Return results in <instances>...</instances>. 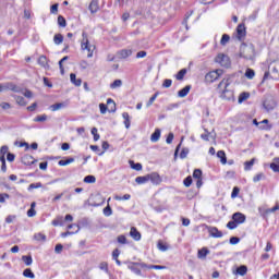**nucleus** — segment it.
<instances>
[{
	"label": "nucleus",
	"mask_w": 279,
	"mask_h": 279,
	"mask_svg": "<svg viewBox=\"0 0 279 279\" xmlns=\"http://www.w3.org/2000/svg\"><path fill=\"white\" fill-rule=\"evenodd\" d=\"M217 156H218V158H220V162H221L222 165H226V163L228 162V159L226 158V151L219 150V151L217 153Z\"/></svg>",
	"instance_id": "25"
},
{
	"label": "nucleus",
	"mask_w": 279,
	"mask_h": 279,
	"mask_svg": "<svg viewBox=\"0 0 279 279\" xmlns=\"http://www.w3.org/2000/svg\"><path fill=\"white\" fill-rule=\"evenodd\" d=\"M130 235L132 236V239H134V241H141V232H138L136 228H131Z\"/></svg>",
	"instance_id": "15"
},
{
	"label": "nucleus",
	"mask_w": 279,
	"mask_h": 279,
	"mask_svg": "<svg viewBox=\"0 0 279 279\" xmlns=\"http://www.w3.org/2000/svg\"><path fill=\"white\" fill-rule=\"evenodd\" d=\"M232 219L238 226H241V223H245L247 218L245 217V214L238 211L232 215Z\"/></svg>",
	"instance_id": "8"
},
{
	"label": "nucleus",
	"mask_w": 279,
	"mask_h": 279,
	"mask_svg": "<svg viewBox=\"0 0 279 279\" xmlns=\"http://www.w3.org/2000/svg\"><path fill=\"white\" fill-rule=\"evenodd\" d=\"M82 41H81V49L82 51H87V58H93V54L95 53V45L90 44L88 40V34L86 32L82 33Z\"/></svg>",
	"instance_id": "3"
},
{
	"label": "nucleus",
	"mask_w": 279,
	"mask_h": 279,
	"mask_svg": "<svg viewBox=\"0 0 279 279\" xmlns=\"http://www.w3.org/2000/svg\"><path fill=\"white\" fill-rule=\"evenodd\" d=\"M73 162H75V158L70 157L65 160L64 159L59 160L58 165H59V167H66L68 165H71Z\"/></svg>",
	"instance_id": "18"
},
{
	"label": "nucleus",
	"mask_w": 279,
	"mask_h": 279,
	"mask_svg": "<svg viewBox=\"0 0 279 279\" xmlns=\"http://www.w3.org/2000/svg\"><path fill=\"white\" fill-rule=\"evenodd\" d=\"M220 75H221V70L211 71L206 74L205 80L207 82L213 83V82H216V80H219Z\"/></svg>",
	"instance_id": "7"
},
{
	"label": "nucleus",
	"mask_w": 279,
	"mask_h": 279,
	"mask_svg": "<svg viewBox=\"0 0 279 279\" xmlns=\"http://www.w3.org/2000/svg\"><path fill=\"white\" fill-rule=\"evenodd\" d=\"M246 99H250V93H242L239 96V104H243V101H246Z\"/></svg>",
	"instance_id": "35"
},
{
	"label": "nucleus",
	"mask_w": 279,
	"mask_h": 279,
	"mask_svg": "<svg viewBox=\"0 0 279 279\" xmlns=\"http://www.w3.org/2000/svg\"><path fill=\"white\" fill-rule=\"evenodd\" d=\"M104 215L105 217H110L112 215V208L110 207V205L104 208Z\"/></svg>",
	"instance_id": "49"
},
{
	"label": "nucleus",
	"mask_w": 279,
	"mask_h": 279,
	"mask_svg": "<svg viewBox=\"0 0 279 279\" xmlns=\"http://www.w3.org/2000/svg\"><path fill=\"white\" fill-rule=\"evenodd\" d=\"M254 167V159H251L250 161H245L244 169L245 171H250Z\"/></svg>",
	"instance_id": "43"
},
{
	"label": "nucleus",
	"mask_w": 279,
	"mask_h": 279,
	"mask_svg": "<svg viewBox=\"0 0 279 279\" xmlns=\"http://www.w3.org/2000/svg\"><path fill=\"white\" fill-rule=\"evenodd\" d=\"M240 58H244V60H254V58H256L254 45L242 44L240 47Z\"/></svg>",
	"instance_id": "2"
},
{
	"label": "nucleus",
	"mask_w": 279,
	"mask_h": 279,
	"mask_svg": "<svg viewBox=\"0 0 279 279\" xmlns=\"http://www.w3.org/2000/svg\"><path fill=\"white\" fill-rule=\"evenodd\" d=\"M131 197L132 196L130 194H124L123 196H116L114 199H117V202H123L130 199Z\"/></svg>",
	"instance_id": "46"
},
{
	"label": "nucleus",
	"mask_w": 279,
	"mask_h": 279,
	"mask_svg": "<svg viewBox=\"0 0 279 279\" xmlns=\"http://www.w3.org/2000/svg\"><path fill=\"white\" fill-rule=\"evenodd\" d=\"M189 93H191V85H187L184 88H182L181 90H179L178 97L184 98V97H186V95H189Z\"/></svg>",
	"instance_id": "16"
},
{
	"label": "nucleus",
	"mask_w": 279,
	"mask_h": 279,
	"mask_svg": "<svg viewBox=\"0 0 279 279\" xmlns=\"http://www.w3.org/2000/svg\"><path fill=\"white\" fill-rule=\"evenodd\" d=\"M13 98L15 99L17 106H27V101H25L23 96L13 95Z\"/></svg>",
	"instance_id": "20"
},
{
	"label": "nucleus",
	"mask_w": 279,
	"mask_h": 279,
	"mask_svg": "<svg viewBox=\"0 0 279 279\" xmlns=\"http://www.w3.org/2000/svg\"><path fill=\"white\" fill-rule=\"evenodd\" d=\"M48 117L47 114L37 116L34 118L35 123H45L47 121Z\"/></svg>",
	"instance_id": "29"
},
{
	"label": "nucleus",
	"mask_w": 279,
	"mask_h": 279,
	"mask_svg": "<svg viewBox=\"0 0 279 279\" xmlns=\"http://www.w3.org/2000/svg\"><path fill=\"white\" fill-rule=\"evenodd\" d=\"M246 34H247V31L245 28V24H239L236 27V38L240 40H243Z\"/></svg>",
	"instance_id": "9"
},
{
	"label": "nucleus",
	"mask_w": 279,
	"mask_h": 279,
	"mask_svg": "<svg viewBox=\"0 0 279 279\" xmlns=\"http://www.w3.org/2000/svg\"><path fill=\"white\" fill-rule=\"evenodd\" d=\"M99 269H101L102 271H108V263L106 262L100 263Z\"/></svg>",
	"instance_id": "63"
},
{
	"label": "nucleus",
	"mask_w": 279,
	"mask_h": 279,
	"mask_svg": "<svg viewBox=\"0 0 279 279\" xmlns=\"http://www.w3.org/2000/svg\"><path fill=\"white\" fill-rule=\"evenodd\" d=\"M238 222H235L234 220H231V221H229L228 223H227V228L229 229V230H236V228H238Z\"/></svg>",
	"instance_id": "42"
},
{
	"label": "nucleus",
	"mask_w": 279,
	"mask_h": 279,
	"mask_svg": "<svg viewBox=\"0 0 279 279\" xmlns=\"http://www.w3.org/2000/svg\"><path fill=\"white\" fill-rule=\"evenodd\" d=\"M208 232H209L210 236H213L214 239H221V236H223V233L221 231H219V229L217 227H210L208 229Z\"/></svg>",
	"instance_id": "11"
},
{
	"label": "nucleus",
	"mask_w": 279,
	"mask_h": 279,
	"mask_svg": "<svg viewBox=\"0 0 279 279\" xmlns=\"http://www.w3.org/2000/svg\"><path fill=\"white\" fill-rule=\"evenodd\" d=\"M186 156H189V148H183L180 153V158L184 159Z\"/></svg>",
	"instance_id": "58"
},
{
	"label": "nucleus",
	"mask_w": 279,
	"mask_h": 279,
	"mask_svg": "<svg viewBox=\"0 0 279 279\" xmlns=\"http://www.w3.org/2000/svg\"><path fill=\"white\" fill-rule=\"evenodd\" d=\"M157 98H158V93H156L149 98V100L146 104V108H149L150 106H153Z\"/></svg>",
	"instance_id": "38"
},
{
	"label": "nucleus",
	"mask_w": 279,
	"mask_h": 279,
	"mask_svg": "<svg viewBox=\"0 0 279 279\" xmlns=\"http://www.w3.org/2000/svg\"><path fill=\"white\" fill-rule=\"evenodd\" d=\"M5 199H10V194L8 193L0 194V204H5Z\"/></svg>",
	"instance_id": "51"
},
{
	"label": "nucleus",
	"mask_w": 279,
	"mask_h": 279,
	"mask_svg": "<svg viewBox=\"0 0 279 279\" xmlns=\"http://www.w3.org/2000/svg\"><path fill=\"white\" fill-rule=\"evenodd\" d=\"M239 192H240L239 187H233L231 193L232 199H234L239 195Z\"/></svg>",
	"instance_id": "62"
},
{
	"label": "nucleus",
	"mask_w": 279,
	"mask_h": 279,
	"mask_svg": "<svg viewBox=\"0 0 279 279\" xmlns=\"http://www.w3.org/2000/svg\"><path fill=\"white\" fill-rule=\"evenodd\" d=\"M151 143H158L160 141V129H156L155 132L150 136Z\"/></svg>",
	"instance_id": "19"
},
{
	"label": "nucleus",
	"mask_w": 279,
	"mask_h": 279,
	"mask_svg": "<svg viewBox=\"0 0 279 279\" xmlns=\"http://www.w3.org/2000/svg\"><path fill=\"white\" fill-rule=\"evenodd\" d=\"M229 43H230V35L223 34L220 40V45H222V47H226V45H228Z\"/></svg>",
	"instance_id": "31"
},
{
	"label": "nucleus",
	"mask_w": 279,
	"mask_h": 279,
	"mask_svg": "<svg viewBox=\"0 0 279 279\" xmlns=\"http://www.w3.org/2000/svg\"><path fill=\"white\" fill-rule=\"evenodd\" d=\"M173 84V81H171L170 78H166L162 83V87L163 88H171V85Z\"/></svg>",
	"instance_id": "50"
},
{
	"label": "nucleus",
	"mask_w": 279,
	"mask_h": 279,
	"mask_svg": "<svg viewBox=\"0 0 279 279\" xmlns=\"http://www.w3.org/2000/svg\"><path fill=\"white\" fill-rule=\"evenodd\" d=\"M107 106H111L109 112H114V110H117V104H114V100L112 98L107 99Z\"/></svg>",
	"instance_id": "32"
},
{
	"label": "nucleus",
	"mask_w": 279,
	"mask_h": 279,
	"mask_svg": "<svg viewBox=\"0 0 279 279\" xmlns=\"http://www.w3.org/2000/svg\"><path fill=\"white\" fill-rule=\"evenodd\" d=\"M0 90H12L13 93H23V88L16 86L14 83L0 84Z\"/></svg>",
	"instance_id": "5"
},
{
	"label": "nucleus",
	"mask_w": 279,
	"mask_h": 279,
	"mask_svg": "<svg viewBox=\"0 0 279 279\" xmlns=\"http://www.w3.org/2000/svg\"><path fill=\"white\" fill-rule=\"evenodd\" d=\"M128 267L131 271H133V274H136V276H142L141 268H138V263H130Z\"/></svg>",
	"instance_id": "13"
},
{
	"label": "nucleus",
	"mask_w": 279,
	"mask_h": 279,
	"mask_svg": "<svg viewBox=\"0 0 279 279\" xmlns=\"http://www.w3.org/2000/svg\"><path fill=\"white\" fill-rule=\"evenodd\" d=\"M34 189H43V183H32L28 186V191H32Z\"/></svg>",
	"instance_id": "54"
},
{
	"label": "nucleus",
	"mask_w": 279,
	"mask_h": 279,
	"mask_svg": "<svg viewBox=\"0 0 279 279\" xmlns=\"http://www.w3.org/2000/svg\"><path fill=\"white\" fill-rule=\"evenodd\" d=\"M122 118L124 119V125H125L126 130H130V124H131V122H130V113L123 112L122 113Z\"/></svg>",
	"instance_id": "26"
},
{
	"label": "nucleus",
	"mask_w": 279,
	"mask_h": 279,
	"mask_svg": "<svg viewBox=\"0 0 279 279\" xmlns=\"http://www.w3.org/2000/svg\"><path fill=\"white\" fill-rule=\"evenodd\" d=\"M157 247L160 250V252H167V250H169V246L162 242H158Z\"/></svg>",
	"instance_id": "48"
},
{
	"label": "nucleus",
	"mask_w": 279,
	"mask_h": 279,
	"mask_svg": "<svg viewBox=\"0 0 279 279\" xmlns=\"http://www.w3.org/2000/svg\"><path fill=\"white\" fill-rule=\"evenodd\" d=\"M50 12L51 14H58V3L51 5Z\"/></svg>",
	"instance_id": "64"
},
{
	"label": "nucleus",
	"mask_w": 279,
	"mask_h": 279,
	"mask_svg": "<svg viewBox=\"0 0 279 279\" xmlns=\"http://www.w3.org/2000/svg\"><path fill=\"white\" fill-rule=\"evenodd\" d=\"M62 108H66L65 102H58V104H54V105L50 106V110L52 112H58V110H62Z\"/></svg>",
	"instance_id": "14"
},
{
	"label": "nucleus",
	"mask_w": 279,
	"mask_h": 279,
	"mask_svg": "<svg viewBox=\"0 0 279 279\" xmlns=\"http://www.w3.org/2000/svg\"><path fill=\"white\" fill-rule=\"evenodd\" d=\"M230 84H232V81L228 77L223 78L217 87V93L220 99H223L225 101H234V92L230 89Z\"/></svg>",
	"instance_id": "1"
},
{
	"label": "nucleus",
	"mask_w": 279,
	"mask_h": 279,
	"mask_svg": "<svg viewBox=\"0 0 279 279\" xmlns=\"http://www.w3.org/2000/svg\"><path fill=\"white\" fill-rule=\"evenodd\" d=\"M22 95H24V97H26L27 99H32V97H34L32 90L28 89H25V92H23Z\"/></svg>",
	"instance_id": "57"
},
{
	"label": "nucleus",
	"mask_w": 279,
	"mask_h": 279,
	"mask_svg": "<svg viewBox=\"0 0 279 279\" xmlns=\"http://www.w3.org/2000/svg\"><path fill=\"white\" fill-rule=\"evenodd\" d=\"M136 184H146V182H149V174L144 177H137L135 179Z\"/></svg>",
	"instance_id": "22"
},
{
	"label": "nucleus",
	"mask_w": 279,
	"mask_h": 279,
	"mask_svg": "<svg viewBox=\"0 0 279 279\" xmlns=\"http://www.w3.org/2000/svg\"><path fill=\"white\" fill-rule=\"evenodd\" d=\"M260 180H265V173L260 172L258 174H256L254 178H253V182H260Z\"/></svg>",
	"instance_id": "45"
},
{
	"label": "nucleus",
	"mask_w": 279,
	"mask_h": 279,
	"mask_svg": "<svg viewBox=\"0 0 279 279\" xmlns=\"http://www.w3.org/2000/svg\"><path fill=\"white\" fill-rule=\"evenodd\" d=\"M63 41H64V36H62V34L54 35L53 37L54 45H62Z\"/></svg>",
	"instance_id": "23"
},
{
	"label": "nucleus",
	"mask_w": 279,
	"mask_h": 279,
	"mask_svg": "<svg viewBox=\"0 0 279 279\" xmlns=\"http://www.w3.org/2000/svg\"><path fill=\"white\" fill-rule=\"evenodd\" d=\"M9 147L8 146H2L1 148H0V158H5V154H8V151H9Z\"/></svg>",
	"instance_id": "44"
},
{
	"label": "nucleus",
	"mask_w": 279,
	"mask_h": 279,
	"mask_svg": "<svg viewBox=\"0 0 279 279\" xmlns=\"http://www.w3.org/2000/svg\"><path fill=\"white\" fill-rule=\"evenodd\" d=\"M35 241H47V235L43 233H36L34 235Z\"/></svg>",
	"instance_id": "41"
},
{
	"label": "nucleus",
	"mask_w": 279,
	"mask_h": 279,
	"mask_svg": "<svg viewBox=\"0 0 279 279\" xmlns=\"http://www.w3.org/2000/svg\"><path fill=\"white\" fill-rule=\"evenodd\" d=\"M22 260L27 267H29V265H32V263H34V259L32 258V255L22 256Z\"/></svg>",
	"instance_id": "27"
},
{
	"label": "nucleus",
	"mask_w": 279,
	"mask_h": 279,
	"mask_svg": "<svg viewBox=\"0 0 279 279\" xmlns=\"http://www.w3.org/2000/svg\"><path fill=\"white\" fill-rule=\"evenodd\" d=\"M184 75H186V69H182L178 72V74L175 75L177 80H179L181 82V80H184Z\"/></svg>",
	"instance_id": "39"
},
{
	"label": "nucleus",
	"mask_w": 279,
	"mask_h": 279,
	"mask_svg": "<svg viewBox=\"0 0 279 279\" xmlns=\"http://www.w3.org/2000/svg\"><path fill=\"white\" fill-rule=\"evenodd\" d=\"M83 182H85V184H95V182H97V179L95 178V175H86Z\"/></svg>",
	"instance_id": "28"
},
{
	"label": "nucleus",
	"mask_w": 279,
	"mask_h": 279,
	"mask_svg": "<svg viewBox=\"0 0 279 279\" xmlns=\"http://www.w3.org/2000/svg\"><path fill=\"white\" fill-rule=\"evenodd\" d=\"M58 25L59 27H66V20L64 19V16L62 15L58 16Z\"/></svg>",
	"instance_id": "36"
},
{
	"label": "nucleus",
	"mask_w": 279,
	"mask_h": 279,
	"mask_svg": "<svg viewBox=\"0 0 279 279\" xmlns=\"http://www.w3.org/2000/svg\"><path fill=\"white\" fill-rule=\"evenodd\" d=\"M263 107L267 112H271V110L276 108V100H274V98L269 96L264 100Z\"/></svg>",
	"instance_id": "6"
},
{
	"label": "nucleus",
	"mask_w": 279,
	"mask_h": 279,
	"mask_svg": "<svg viewBox=\"0 0 279 279\" xmlns=\"http://www.w3.org/2000/svg\"><path fill=\"white\" fill-rule=\"evenodd\" d=\"M206 256H208L207 248H202L198 251V258H206Z\"/></svg>",
	"instance_id": "47"
},
{
	"label": "nucleus",
	"mask_w": 279,
	"mask_h": 279,
	"mask_svg": "<svg viewBox=\"0 0 279 279\" xmlns=\"http://www.w3.org/2000/svg\"><path fill=\"white\" fill-rule=\"evenodd\" d=\"M23 276L25 278H31V279H35L36 278V275H34V272L29 269V268H26L24 271H23Z\"/></svg>",
	"instance_id": "30"
},
{
	"label": "nucleus",
	"mask_w": 279,
	"mask_h": 279,
	"mask_svg": "<svg viewBox=\"0 0 279 279\" xmlns=\"http://www.w3.org/2000/svg\"><path fill=\"white\" fill-rule=\"evenodd\" d=\"M193 178L196 180H202V171L199 169H195L193 172Z\"/></svg>",
	"instance_id": "53"
},
{
	"label": "nucleus",
	"mask_w": 279,
	"mask_h": 279,
	"mask_svg": "<svg viewBox=\"0 0 279 279\" xmlns=\"http://www.w3.org/2000/svg\"><path fill=\"white\" fill-rule=\"evenodd\" d=\"M149 181L151 182V184L158 186V184L162 182V178H160V174H158L157 172H153L148 174V182Z\"/></svg>",
	"instance_id": "10"
},
{
	"label": "nucleus",
	"mask_w": 279,
	"mask_h": 279,
	"mask_svg": "<svg viewBox=\"0 0 279 279\" xmlns=\"http://www.w3.org/2000/svg\"><path fill=\"white\" fill-rule=\"evenodd\" d=\"M99 10V2L97 0H93L89 4V11L92 14H96V12Z\"/></svg>",
	"instance_id": "17"
},
{
	"label": "nucleus",
	"mask_w": 279,
	"mask_h": 279,
	"mask_svg": "<svg viewBox=\"0 0 279 279\" xmlns=\"http://www.w3.org/2000/svg\"><path fill=\"white\" fill-rule=\"evenodd\" d=\"M148 269H167V266L149 265Z\"/></svg>",
	"instance_id": "61"
},
{
	"label": "nucleus",
	"mask_w": 279,
	"mask_h": 279,
	"mask_svg": "<svg viewBox=\"0 0 279 279\" xmlns=\"http://www.w3.org/2000/svg\"><path fill=\"white\" fill-rule=\"evenodd\" d=\"M130 56H132V50L129 49H122L117 52V58H119V60H125V58H130Z\"/></svg>",
	"instance_id": "12"
},
{
	"label": "nucleus",
	"mask_w": 279,
	"mask_h": 279,
	"mask_svg": "<svg viewBox=\"0 0 279 279\" xmlns=\"http://www.w3.org/2000/svg\"><path fill=\"white\" fill-rule=\"evenodd\" d=\"M215 62H217V64H220V66H225L226 69H228V66H230V57H228V54L219 53L215 58Z\"/></svg>",
	"instance_id": "4"
},
{
	"label": "nucleus",
	"mask_w": 279,
	"mask_h": 279,
	"mask_svg": "<svg viewBox=\"0 0 279 279\" xmlns=\"http://www.w3.org/2000/svg\"><path fill=\"white\" fill-rule=\"evenodd\" d=\"M70 80L74 86H82V78H77V76L73 73L70 74Z\"/></svg>",
	"instance_id": "21"
},
{
	"label": "nucleus",
	"mask_w": 279,
	"mask_h": 279,
	"mask_svg": "<svg viewBox=\"0 0 279 279\" xmlns=\"http://www.w3.org/2000/svg\"><path fill=\"white\" fill-rule=\"evenodd\" d=\"M121 86H123V81H121V80H116V81H113V83L110 84V88L112 90H114L117 88H121Z\"/></svg>",
	"instance_id": "24"
},
{
	"label": "nucleus",
	"mask_w": 279,
	"mask_h": 279,
	"mask_svg": "<svg viewBox=\"0 0 279 279\" xmlns=\"http://www.w3.org/2000/svg\"><path fill=\"white\" fill-rule=\"evenodd\" d=\"M99 108L101 114H106V112H108V107L105 104H100Z\"/></svg>",
	"instance_id": "60"
},
{
	"label": "nucleus",
	"mask_w": 279,
	"mask_h": 279,
	"mask_svg": "<svg viewBox=\"0 0 279 279\" xmlns=\"http://www.w3.org/2000/svg\"><path fill=\"white\" fill-rule=\"evenodd\" d=\"M15 158H16V156L14 154H12V153L7 154L8 162H14Z\"/></svg>",
	"instance_id": "56"
},
{
	"label": "nucleus",
	"mask_w": 279,
	"mask_h": 279,
	"mask_svg": "<svg viewBox=\"0 0 279 279\" xmlns=\"http://www.w3.org/2000/svg\"><path fill=\"white\" fill-rule=\"evenodd\" d=\"M0 162L2 163L1 171L3 173H5V171H8V166H5V158L4 157H0Z\"/></svg>",
	"instance_id": "52"
},
{
	"label": "nucleus",
	"mask_w": 279,
	"mask_h": 279,
	"mask_svg": "<svg viewBox=\"0 0 279 279\" xmlns=\"http://www.w3.org/2000/svg\"><path fill=\"white\" fill-rule=\"evenodd\" d=\"M131 168H133L135 171H143V165L135 163L134 161H130Z\"/></svg>",
	"instance_id": "37"
},
{
	"label": "nucleus",
	"mask_w": 279,
	"mask_h": 279,
	"mask_svg": "<svg viewBox=\"0 0 279 279\" xmlns=\"http://www.w3.org/2000/svg\"><path fill=\"white\" fill-rule=\"evenodd\" d=\"M118 243L125 245V243H128V239L125 238V235L118 236Z\"/></svg>",
	"instance_id": "59"
},
{
	"label": "nucleus",
	"mask_w": 279,
	"mask_h": 279,
	"mask_svg": "<svg viewBox=\"0 0 279 279\" xmlns=\"http://www.w3.org/2000/svg\"><path fill=\"white\" fill-rule=\"evenodd\" d=\"M254 75H256V73L254 72V70L252 69H247L245 72V77H247V80H254Z\"/></svg>",
	"instance_id": "40"
},
{
	"label": "nucleus",
	"mask_w": 279,
	"mask_h": 279,
	"mask_svg": "<svg viewBox=\"0 0 279 279\" xmlns=\"http://www.w3.org/2000/svg\"><path fill=\"white\" fill-rule=\"evenodd\" d=\"M183 184L186 187L191 186V184H193V178H191V177L185 178L183 181Z\"/></svg>",
	"instance_id": "55"
},
{
	"label": "nucleus",
	"mask_w": 279,
	"mask_h": 279,
	"mask_svg": "<svg viewBox=\"0 0 279 279\" xmlns=\"http://www.w3.org/2000/svg\"><path fill=\"white\" fill-rule=\"evenodd\" d=\"M236 274L239 276H245V274H247V266H240V267H238Z\"/></svg>",
	"instance_id": "34"
},
{
	"label": "nucleus",
	"mask_w": 279,
	"mask_h": 279,
	"mask_svg": "<svg viewBox=\"0 0 279 279\" xmlns=\"http://www.w3.org/2000/svg\"><path fill=\"white\" fill-rule=\"evenodd\" d=\"M38 64L40 66H44V69H47V66H48L47 57H45V56L39 57Z\"/></svg>",
	"instance_id": "33"
}]
</instances>
